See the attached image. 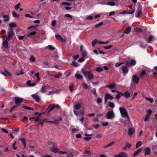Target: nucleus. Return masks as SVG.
<instances>
[{"instance_id":"obj_1","label":"nucleus","mask_w":157,"mask_h":157,"mask_svg":"<svg viewBox=\"0 0 157 157\" xmlns=\"http://www.w3.org/2000/svg\"><path fill=\"white\" fill-rule=\"evenodd\" d=\"M119 110L122 117L125 118L126 120L129 121V117L125 109L122 107H120L119 108Z\"/></svg>"},{"instance_id":"obj_2","label":"nucleus","mask_w":157,"mask_h":157,"mask_svg":"<svg viewBox=\"0 0 157 157\" xmlns=\"http://www.w3.org/2000/svg\"><path fill=\"white\" fill-rule=\"evenodd\" d=\"M49 145H51V147L49 148V150L54 153H56L58 151V149L57 148V145L55 143L53 142H51Z\"/></svg>"},{"instance_id":"obj_3","label":"nucleus","mask_w":157,"mask_h":157,"mask_svg":"<svg viewBox=\"0 0 157 157\" xmlns=\"http://www.w3.org/2000/svg\"><path fill=\"white\" fill-rule=\"evenodd\" d=\"M82 72L83 75L89 79L91 80L94 78L93 75L91 71H86L82 70Z\"/></svg>"},{"instance_id":"obj_4","label":"nucleus","mask_w":157,"mask_h":157,"mask_svg":"<svg viewBox=\"0 0 157 157\" xmlns=\"http://www.w3.org/2000/svg\"><path fill=\"white\" fill-rule=\"evenodd\" d=\"M7 33L8 36L6 39L7 40H9L12 38L14 34L13 29L9 28Z\"/></svg>"},{"instance_id":"obj_5","label":"nucleus","mask_w":157,"mask_h":157,"mask_svg":"<svg viewBox=\"0 0 157 157\" xmlns=\"http://www.w3.org/2000/svg\"><path fill=\"white\" fill-rule=\"evenodd\" d=\"M106 118L108 119H112L115 117V114L113 111H108L107 113Z\"/></svg>"},{"instance_id":"obj_6","label":"nucleus","mask_w":157,"mask_h":157,"mask_svg":"<svg viewBox=\"0 0 157 157\" xmlns=\"http://www.w3.org/2000/svg\"><path fill=\"white\" fill-rule=\"evenodd\" d=\"M140 80L139 78L136 75H134L132 77V81L134 83L137 84L139 83Z\"/></svg>"},{"instance_id":"obj_7","label":"nucleus","mask_w":157,"mask_h":157,"mask_svg":"<svg viewBox=\"0 0 157 157\" xmlns=\"http://www.w3.org/2000/svg\"><path fill=\"white\" fill-rule=\"evenodd\" d=\"M15 103L17 105H19L23 101V98L19 97H15L14 98Z\"/></svg>"},{"instance_id":"obj_8","label":"nucleus","mask_w":157,"mask_h":157,"mask_svg":"<svg viewBox=\"0 0 157 157\" xmlns=\"http://www.w3.org/2000/svg\"><path fill=\"white\" fill-rule=\"evenodd\" d=\"M136 63V60L134 59H132L130 62L126 61L125 62L126 65L128 66H133L135 65Z\"/></svg>"},{"instance_id":"obj_9","label":"nucleus","mask_w":157,"mask_h":157,"mask_svg":"<svg viewBox=\"0 0 157 157\" xmlns=\"http://www.w3.org/2000/svg\"><path fill=\"white\" fill-rule=\"evenodd\" d=\"M34 100L37 102H39L40 101V97L36 94H33L31 95Z\"/></svg>"},{"instance_id":"obj_10","label":"nucleus","mask_w":157,"mask_h":157,"mask_svg":"<svg viewBox=\"0 0 157 157\" xmlns=\"http://www.w3.org/2000/svg\"><path fill=\"white\" fill-rule=\"evenodd\" d=\"M115 157H127V155L126 153L124 152L120 153L118 155H114Z\"/></svg>"},{"instance_id":"obj_11","label":"nucleus","mask_w":157,"mask_h":157,"mask_svg":"<svg viewBox=\"0 0 157 157\" xmlns=\"http://www.w3.org/2000/svg\"><path fill=\"white\" fill-rule=\"evenodd\" d=\"M135 132V129L133 128H128V135L131 136Z\"/></svg>"},{"instance_id":"obj_12","label":"nucleus","mask_w":157,"mask_h":157,"mask_svg":"<svg viewBox=\"0 0 157 157\" xmlns=\"http://www.w3.org/2000/svg\"><path fill=\"white\" fill-rule=\"evenodd\" d=\"M105 97L108 100H111L114 98L109 93H106L105 96Z\"/></svg>"},{"instance_id":"obj_13","label":"nucleus","mask_w":157,"mask_h":157,"mask_svg":"<svg viewBox=\"0 0 157 157\" xmlns=\"http://www.w3.org/2000/svg\"><path fill=\"white\" fill-rule=\"evenodd\" d=\"M145 153L144 155H149L150 154L151 151V149L148 147H146L145 149Z\"/></svg>"},{"instance_id":"obj_14","label":"nucleus","mask_w":157,"mask_h":157,"mask_svg":"<svg viewBox=\"0 0 157 157\" xmlns=\"http://www.w3.org/2000/svg\"><path fill=\"white\" fill-rule=\"evenodd\" d=\"M106 87L107 88H109L110 89H114L116 87L115 84V83H113L111 84H108L106 86Z\"/></svg>"},{"instance_id":"obj_15","label":"nucleus","mask_w":157,"mask_h":157,"mask_svg":"<svg viewBox=\"0 0 157 157\" xmlns=\"http://www.w3.org/2000/svg\"><path fill=\"white\" fill-rule=\"evenodd\" d=\"M3 18H4L3 21L6 22L9 21L10 19L9 16L8 15H2Z\"/></svg>"},{"instance_id":"obj_16","label":"nucleus","mask_w":157,"mask_h":157,"mask_svg":"<svg viewBox=\"0 0 157 157\" xmlns=\"http://www.w3.org/2000/svg\"><path fill=\"white\" fill-rule=\"evenodd\" d=\"M131 30V27L130 26H129L126 29L124 33V34H128L130 32Z\"/></svg>"},{"instance_id":"obj_17","label":"nucleus","mask_w":157,"mask_h":157,"mask_svg":"<svg viewBox=\"0 0 157 157\" xmlns=\"http://www.w3.org/2000/svg\"><path fill=\"white\" fill-rule=\"evenodd\" d=\"M122 71L125 74H127L128 72V69L125 66L124 67L122 68Z\"/></svg>"},{"instance_id":"obj_18","label":"nucleus","mask_w":157,"mask_h":157,"mask_svg":"<svg viewBox=\"0 0 157 157\" xmlns=\"http://www.w3.org/2000/svg\"><path fill=\"white\" fill-rule=\"evenodd\" d=\"M147 74L145 70H143L140 74V77L141 78L144 77L145 75H147Z\"/></svg>"},{"instance_id":"obj_19","label":"nucleus","mask_w":157,"mask_h":157,"mask_svg":"<svg viewBox=\"0 0 157 157\" xmlns=\"http://www.w3.org/2000/svg\"><path fill=\"white\" fill-rule=\"evenodd\" d=\"M3 46L6 48H7L8 47V43L7 40H4L2 43Z\"/></svg>"},{"instance_id":"obj_20","label":"nucleus","mask_w":157,"mask_h":157,"mask_svg":"<svg viewBox=\"0 0 157 157\" xmlns=\"http://www.w3.org/2000/svg\"><path fill=\"white\" fill-rule=\"evenodd\" d=\"M54 108H55L54 107V104L49 105L48 106V113L50 111H51L52 110H53Z\"/></svg>"},{"instance_id":"obj_21","label":"nucleus","mask_w":157,"mask_h":157,"mask_svg":"<svg viewBox=\"0 0 157 157\" xmlns=\"http://www.w3.org/2000/svg\"><path fill=\"white\" fill-rule=\"evenodd\" d=\"M115 143V142L114 141H112L108 144V145H106V146H104L103 148L104 149H105L107 147H110L112 146V145H113V144Z\"/></svg>"},{"instance_id":"obj_22","label":"nucleus","mask_w":157,"mask_h":157,"mask_svg":"<svg viewBox=\"0 0 157 157\" xmlns=\"http://www.w3.org/2000/svg\"><path fill=\"white\" fill-rule=\"evenodd\" d=\"M81 107V105L79 104L78 103L77 104H75L74 106V108L76 109V110H78Z\"/></svg>"},{"instance_id":"obj_23","label":"nucleus","mask_w":157,"mask_h":157,"mask_svg":"<svg viewBox=\"0 0 157 157\" xmlns=\"http://www.w3.org/2000/svg\"><path fill=\"white\" fill-rule=\"evenodd\" d=\"M55 37L57 40L60 41H63V39L60 35H55Z\"/></svg>"},{"instance_id":"obj_24","label":"nucleus","mask_w":157,"mask_h":157,"mask_svg":"<svg viewBox=\"0 0 157 157\" xmlns=\"http://www.w3.org/2000/svg\"><path fill=\"white\" fill-rule=\"evenodd\" d=\"M1 74L5 76H7V74H9L10 75H11L10 74V73L6 70H5L4 72H1Z\"/></svg>"},{"instance_id":"obj_25","label":"nucleus","mask_w":157,"mask_h":157,"mask_svg":"<svg viewBox=\"0 0 157 157\" xmlns=\"http://www.w3.org/2000/svg\"><path fill=\"white\" fill-rule=\"evenodd\" d=\"M95 70L98 72H100L103 71V69L100 67H98L96 68Z\"/></svg>"},{"instance_id":"obj_26","label":"nucleus","mask_w":157,"mask_h":157,"mask_svg":"<svg viewBox=\"0 0 157 157\" xmlns=\"http://www.w3.org/2000/svg\"><path fill=\"white\" fill-rule=\"evenodd\" d=\"M9 25L10 27L9 28H12L13 27H15L16 26V24L14 22H13L9 24Z\"/></svg>"},{"instance_id":"obj_27","label":"nucleus","mask_w":157,"mask_h":157,"mask_svg":"<svg viewBox=\"0 0 157 157\" xmlns=\"http://www.w3.org/2000/svg\"><path fill=\"white\" fill-rule=\"evenodd\" d=\"M12 15L14 17L18 18L19 17V14H17L14 11H13Z\"/></svg>"},{"instance_id":"obj_28","label":"nucleus","mask_w":157,"mask_h":157,"mask_svg":"<svg viewBox=\"0 0 157 157\" xmlns=\"http://www.w3.org/2000/svg\"><path fill=\"white\" fill-rule=\"evenodd\" d=\"M141 149H139L136 151L133 154V156L134 157H135L137 156L138 155L139 153L141 152Z\"/></svg>"},{"instance_id":"obj_29","label":"nucleus","mask_w":157,"mask_h":157,"mask_svg":"<svg viewBox=\"0 0 157 157\" xmlns=\"http://www.w3.org/2000/svg\"><path fill=\"white\" fill-rule=\"evenodd\" d=\"M75 77L77 79H82L83 78L82 76L79 74H76L75 75Z\"/></svg>"},{"instance_id":"obj_30","label":"nucleus","mask_w":157,"mask_h":157,"mask_svg":"<svg viewBox=\"0 0 157 157\" xmlns=\"http://www.w3.org/2000/svg\"><path fill=\"white\" fill-rule=\"evenodd\" d=\"M28 86H33L36 85V84L31 83L30 81H28L26 82Z\"/></svg>"},{"instance_id":"obj_31","label":"nucleus","mask_w":157,"mask_h":157,"mask_svg":"<svg viewBox=\"0 0 157 157\" xmlns=\"http://www.w3.org/2000/svg\"><path fill=\"white\" fill-rule=\"evenodd\" d=\"M142 145V142L140 141H138L136 145V148H138L139 147H140Z\"/></svg>"},{"instance_id":"obj_32","label":"nucleus","mask_w":157,"mask_h":157,"mask_svg":"<svg viewBox=\"0 0 157 157\" xmlns=\"http://www.w3.org/2000/svg\"><path fill=\"white\" fill-rule=\"evenodd\" d=\"M141 13L142 11L141 10H139L136 13V17H138L141 14Z\"/></svg>"},{"instance_id":"obj_33","label":"nucleus","mask_w":157,"mask_h":157,"mask_svg":"<svg viewBox=\"0 0 157 157\" xmlns=\"http://www.w3.org/2000/svg\"><path fill=\"white\" fill-rule=\"evenodd\" d=\"M45 86L44 85H43L42 87L40 89V92L41 93H44L46 91V90L44 89Z\"/></svg>"},{"instance_id":"obj_34","label":"nucleus","mask_w":157,"mask_h":157,"mask_svg":"<svg viewBox=\"0 0 157 157\" xmlns=\"http://www.w3.org/2000/svg\"><path fill=\"white\" fill-rule=\"evenodd\" d=\"M150 117V115L148 114H147L145 116V117L144 118V121L145 122H146L148 121Z\"/></svg>"},{"instance_id":"obj_35","label":"nucleus","mask_w":157,"mask_h":157,"mask_svg":"<svg viewBox=\"0 0 157 157\" xmlns=\"http://www.w3.org/2000/svg\"><path fill=\"white\" fill-rule=\"evenodd\" d=\"M87 54V53L86 50L82 51V56L83 57H86Z\"/></svg>"},{"instance_id":"obj_36","label":"nucleus","mask_w":157,"mask_h":157,"mask_svg":"<svg viewBox=\"0 0 157 157\" xmlns=\"http://www.w3.org/2000/svg\"><path fill=\"white\" fill-rule=\"evenodd\" d=\"M113 47V45H109L108 46H104L103 47V48L105 49L108 50V49L111 48Z\"/></svg>"},{"instance_id":"obj_37","label":"nucleus","mask_w":157,"mask_h":157,"mask_svg":"<svg viewBox=\"0 0 157 157\" xmlns=\"http://www.w3.org/2000/svg\"><path fill=\"white\" fill-rule=\"evenodd\" d=\"M29 60L31 61L34 62L35 61V58L34 56L31 55L29 58Z\"/></svg>"},{"instance_id":"obj_38","label":"nucleus","mask_w":157,"mask_h":157,"mask_svg":"<svg viewBox=\"0 0 157 157\" xmlns=\"http://www.w3.org/2000/svg\"><path fill=\"white\" fill-rule=\"evenodd\" d=\"M145 99L146 100H148L151 103L153 102L154 101V99L151 98H147V97H145Z\"/></svg>"},{"instance_id":"obj_39","label":"nucleus","mask_w":157,"mask_h":157,"mask_svg":"<svg viewBox=\"0 0 157 157\" xmlns=\"http://www.w3.org/2000/svg\"><path fill=\"white\" fill-rule=\"evenodd\" d=\"M109 105L110 107L114 108L115 107V104L113 102H109Z\"/></svg>"},{"instance_id":"obj_40","label":"nucleus","mask_w":157,"mask_h":157,"mask_svg":"<svg viewBox=\"0 0 157 157\" xmlns=\"http://www.w3.org/2000/svg\"><path fill=\"white\" fill-rule=\"evenodd\" d=\"M130 94L128 92H126L124 94V97L126 98H128L130 97Z\"/></svg>"},{"instance_id":"obj_41","label":"nucleus","mask_w":157,"mask_h":157,"mask_svg":"<svg viewBox=\"0 0 157 157\" xmlns=\"http://www.w3.org/2000/svg\"><path fill=\"white\" fill-rule=\"evenodd\" d=\"M97 43H98V40H94L92 42V46H94Z\"/></svg>"},{"instance_id":"obj_42","label":"nucleus","mask_w":157,"mask_h":157,"mask_svg":"<svg viewBox=\"0 0 157 157\" xmlns=\"http://www.w3.org/2000/svg\"><path fill=\"white\" fill-rule=\"evenodd\" d=\"M48 47L49 49L50 50H53L55 49V48L52 45H49Z\"/></svg>"},{"instance_id":"obj_43","label":"nucleus","mask_w":157,"mask_h":157,"mask_svg":"<svg viewBox=\"0 0 157 157\" xmlns=\"http://www.w3.org/2000/svg\"><path fill=\"white\" fill-rule=\"evenodd\" d=\"M107 5L111 6H113L115 5V4L114 2H112L108 3Z\"/></svg>"},{"instance_id":"obj_44","label":"nucleus","mask_w":157,"mask_h":157,"mask_svg":"<svg viewBox=\"0 0 157 157\" xmlns=\"http://www.w3.org/2000/svg\"><path fill=\"white\" fill-rule=\"evenodd\" d=\"M84 154L88 156H90L91 154V152L90 151H85Z\"/></svg>"},{"instance_id":"obj_45","label":"nucleus","mask_w":157,"mask_h":157,"mask_svg":"<svg viewBox=\"0 0 157 157\" xmlns=\"http://www.w3.org/2000/svg\"><path fill=\"white\" fill-rule=\"evenodd\" d=\"M103 24L102 22H100L99 23L95 25V27H98L100 26H101Z\"/></svg>"},{"instance_id":"obj_46","label":"nucleus","mask_w":157,"mask_h":157,"mask_svg":"<svg viewBox=\"0 0 157 157\" xmlns=\"http://www.w3.org/2000/svg\"><path fill=\"white\" fill-rule=\"evenodd\" d=\"M62 4L63 5H67L68 6H70L71 5V3L66 2H63L62 3Z\"/></svg>"},{"instance_id":"obj_47","label":"nucleus","mask_w":157,"mask_h":157,"mask_svg":"<svg viewBox=\"0 0 157 157\" xmlns=\"http://www.w3.org/2000/svg\"><path fill=\"white\" fill-rule=\"evenodd\" d=\"M20 7V3H19L15 6L14 7V8L16 10H17Z\"/></svg>"},{"instance_id":"obj_48","label":"nucleus","mask_w":157,"mask_h":157,"mask_svg":"<svg viewBox=\"0 0 157 157\" xmlns=\"http://www.w3.org/2000/svg\"><path fill=\"white\" fill-rule=\"evenodd\" d=\"M64 17H67L70 18L71 19L73 18L72 16L70 14H66L64 15Z\"/></svg>"},{"instance_id":"obj_49","label":"nucleus","mask_w":157,"mask_h":157,"mask_svg":"<svg viewBox=\"0 0 157 157\" xmlns=\"http://www.w3.org/2000/svg\"><path fill=\"white\" fill-rule=\"evenodd\" d=\"M109 124V123L108 122H102V125L103 126H105L108 125Z\"/></svg>"},{"instance_id":"obj_50","label":"nucleus","mask_w":157,"mask_h":157,"mask_svg":"<svg viewBox=\"0 0 157 157\" xmlns=\"http://www.w3.org/2000/svg\"><path fill=\"white\" fill-rule=\"evenodd\" d=\"M23 108H24L26 109L27 110H33L34 109L30 107H27V106H23Z\"/></svg>"},{"instance_id":"obj_51","label":"nucleus","mask_w":157,"mask_h":157,"mask_svg":"<svg viewBox=\"0 0 157 157\" xmlns=\"http://www.w3.org/2000/svg\"><path fill=\"white\" fill-rule=\"evenodd\" d=\"M59 154L64 155V154H66L67 153L66 151H59Z\"/></svg>"},{"instance_id":"obj_52","label":"nucleus","mask_w":157,"mask_h":157,"mask_svg":"<svg viewBox=\"0 0 157 157\" xmlns=\"http://www.w3.org/2000/svg\"><path fill=\"white\" fill-rule=\"evenodd\" d=\"M93 18V16L90 15L86 17V19L88 20H92Z\"/></svg>"},{"instance_id":"obj_53","label":"nucleus","mask_w":157,"mask_h":157,"mask_svg":"<svg viewBox=\"0 0 157 157\" xmlns=\"http://www.w3.org/2000/svg\"><path fill=\"white\" fill-rule=\"evenodd\" d=\"M82 87L86 89H87L88 88V86L86 83H83L82 85Z\"/></svg>"},{"instance_id":"obj_54","label":"nucleus","mask_w":157,"mask_h":157,"mask_svg":"<svg viewBox=\"0 0 157 157\" xmlns=\"http://www.w3.org/2000/svg\"><path fill=\"white\" fill-rule=\"evenodd\" d=\"M39 75V73L38 72H37L35 74V76L37 77V80L38 81L40 80V78Z\"/></svg>"},{"instance_id":"obj_55","label":"nucleus","mask_w":157,"mask_h":157,"mask_svg":"<svg viewBox=\"0 0 157 157\" xmlns=\"http://www.w3.org/2000/svg\"><path fill=\"white\" fill-rule=\"evenodd\" d=\"M91 137H84L83 138V139L84 140H86V141H88L90 140H91Z\"/></svg>"},{"instance_id":"obj_56","label":"nucleus","mask_w":157,"mask_h":157,"mask_svg":"<svg viewBox=\"0 0 157 157\" xmlns=\"http://www.w3.org/2000/svg\"><path fill=\"white\" fill-rule=\"evenodd\" d=\"M102 99L100 98H98L97 99V102L98 104L101 103L102 101Z\"/></svg>"},{"instance_id":"obj_57","label":"nucleus","mask_w":157,"mask_h":157,"mask_svg":"<svg viewBox=\"0 0 157 157\" xmlns=\"http://www.w3.org/2000/svg\"><path fill=\"white\" fill-rule=\"evenodd\" d=\"M72 64L74 67H76L78 66L77 63L75 61H73L72 62Z\"/></svg>"},{"instance_id":"obj_58","label":"nucleus","mask_w":157,"mask_h":157,"mask_svg":"<svg viewBox=\"0 0 157 157\" xmlns=\"http://www.w3.org/2000/svg\"><path fill=\"white\" fill-rule=\"evenodd\" d=\"M79 131V130L78 129L73 128L72 129V133H74L75 132H78Z\"/></svg>"},{"instance_id":"obj_59","label":"nucleus","mask_w":157,"mask_h":157,"mask_svg":"<svg viewBox=\"0 0 157 157\" xmlns=\"http://www.w3.org/2000/svg\"><path fill=\"white\" fill-rule=\"evenodd\" d=\"M152 39V37L151 36H149L147 39V41L148 43H150Z\"/></svg>"},{"instance_id":"obj_60","label":"nucleus","mask_w":157,"mask_h":157,"mask_svg":"<svg viewBox=\"0 0 157 157\" xmlns=\"http://www.w3.org/2000/svg\"><path fill=\"white\" fill-rule=\"evenodd\" d=\"M131 144H128L126 145L124 147V149H126V148H130L131 147Z\"/></svg>"},{"instance_id":"obj_61","label":"nucleus","mask_w":157,"mask_h":157,"mask_svg":"<svg viewBox=\"0 0 157 157\" xmlns=\"http://www.w3.org/2000/svg\"><path fill=\"white\" fill-rule=\"evenodd\" d=\"M91 91L93 94H95L96 95H97V94L96 92V90L95 88L93 89Z\"/></svg>"},{"instance_id":"obj_62","label":"nucleus","mask_w":157,"mask_h":157,"mask_svg":"<svg viewBox=\"0 0 157 157\" xmlns=\"http://www.w3.org/2000/svg\"><path fill=\"white\" fill-rule=\"evenodd\" d=\"M56 23V21L55 20H53L52 22V25L53 26H55Z\"/></svg>"},{"instance_id":"obj_63","label":"nucleus","mask_w":157,"mask_h":157,"mask_svg":"<svg viewBox=\"0 0 157 157\" xmlns=\"http://www.w3.org/2000/svg\"><path fill=\"white\" fill-rule=\"evenodd\" d=\"M123 64V63H117L115 64V66L116 67H117L121 66V64Z\"/></svg>"},{"instance_id":"obj_64","label":"nucleus","mask_w":157,"mask_h":157,"mask_svg":"<svg viewBox=\"0 0 157 157\" xmlns=\"http://www.w3.org/2000/svg\"><path fill=\"white\" fill-rule=\"evenodd\" d=\"M73 154L72 153H71L68 154L67 155V157H73Z\"/></svg>"}]
</instances>
